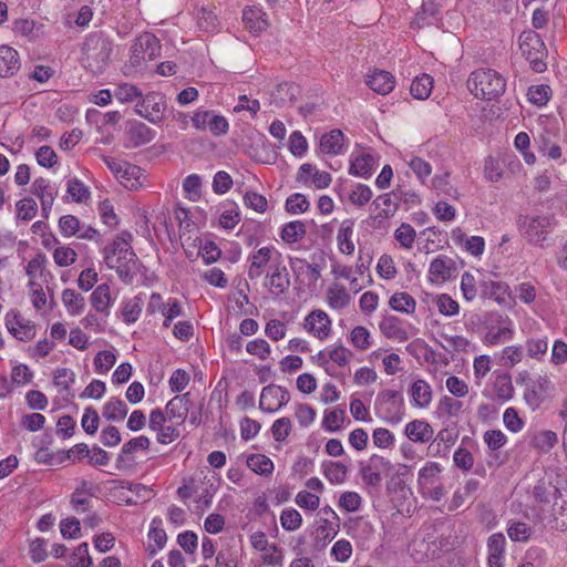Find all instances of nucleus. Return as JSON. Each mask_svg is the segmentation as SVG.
Instances as JSON below:
<instances>
[{
  "instance_id": "obj_1",
  "label": "nucleus",
  "mask_w": 567,
  "mask_h": 567,
  "mask_svg": "<svg viewBox=\"0 0 567 567\" xmlns=\"http://www.w3.org/2000/svg\"><path fill=\"white\" fill-rule=\"evenodd\" d=\"M112 41L100 32L90 33L83 44V64L92 73H102L110 61Z\"/></svg>"
},
{
  "instance_id": "obj_2",
  "label": "nucleus",
  "mask_w": 567,
  "mask_h": 567,
  "mask_svg": "<svg viewBox=\"0 0 567 567\" xmlns=\"http://www.w3.org/2000/svg\"><path fill=\"white\" fill-rule=\"evenodd\" d=\"M467 86L476 97L491 101L505 92L506 81L495 70L481 69L471 73Z\"/></svg>"
},
{
  "instance_id": "obj_3",
  "label": "nucleus",
  "mask_w": 567,
  "mask_h": 567,
  "mask_svg": "<svg viewBox=\"0 0 567 567\" xmlns=\"http://www.w3.org/2000/svg\"><path fill=\"white\" fill-rule=\"evenodd\" d=\"M517 226L520 235L530 244L543 247L549 234L556 226L553 214L547 215H519Z\"/></svg>"
},
{
  "instance_id": "obj_4",
  "label": "nucleus",
  "mask_w": 567,
  "mask_h": 567,
  "mask_svg": "<svg viewBox=\"0 0 567 567\" xmlns=\"http://www.w3.org/2000/svg\"><path fill=\"white\" fill-rule=\"evenodd\" d=\"M519 49L535 72L542 73L546 70L545 44L537 33L523 32L519 37Z\"/></svg>"
},
{
  "instance_id": "obj_5",
  "label": "nucleus",
  "mask_w": 567,
  "mask_h": 567,
  "mask_svg": "<svg viewBox=\"0 0 567 567\" xmlns=\"http://www.w3.org/2000/svg\"><path fill=\"white\" fill-rule=\"evenodd\" d=\"M105 264L115 269L120 279L125 284H132L134 277L140 271L141 262L133 249H126L124 254L116 256H105Z\"/></svg>"
},
{
  "instance_id": "obj_6",
  "label": "nucleus",
  "mask_w": 567,
  "mask_h": 567,
  "mask_svg": "<svg viewBox=\"0 0 567 567\" xmlns=\"http://www.w3.org/2000/svg\"><path fill=\"white\" fill-rule=\"evenodd\" d=\"M131 63L138 65L142 60L153 61L161 54L159 40L152 33L141 34L132 45Z\"/></svg>"
},
{
  "instance_id": "obj_7",
  "label": "nucleus",
  "mask_w": 567,
  "mask_h": 567,
  "mask_svg": "<svg viewBox=\"0 0 567 567\" xmlns=\"http://www.w3.org/2000/svg\"><path fill=\"white\" fill-rule=\"evenodd\" d=\"M166 107L165 96L157 92H151L136 104V112L152 123H159L165 116Z\"/></svg>"
},
{
  "instance_id": "obj_8",
  "label": "nucleus",
  "mask_w": 567,
  "mask_h": 567,
  "mask_svg": "<svg viewBox=\"0 0 567 567\" xmlns=\"http://www.w3.org/2000/svg\"><path fill=\"white\" fill-rule=\"evenodd\" d=\"M289 400L290 394L287 389L276 384H268L261 391L259 408L264 412L274 413L286 405Z\"/></svg>"
},
{
  "instance_id": "obj_9",
  "label": "nucleus",
  "mask_w": 567,
  "mask_h": 567,
  "mask_svg": "<svg viewBox=\"0 0 567 567\" xmlns=\"http://www.w3.org/2000/svg\"><path fill=\"white\" fill-rule=\"evenodd\" d=\"M151 445V441L147 436L141 435L137 437H133L126 443L123 444L120 454L116 458V468L117 470H126L134 465V460L131 456L134 452L138 450H148Z\"/></svg>"
},
{
  "instance_id": "obj_10",
  "label": "nucleus",
  "mask_w": 567,
  "mask_h": 567,
  "mask_svg": "<svg viewBox=\"0 0 567 567\" xmlns=\"http://www.w3.org/2000/svg\"><path fill=\"white\" fill-rule=\"evenodd\" d=\"M532 495L535 502L539 504H548L551 499L556 501L561 493L554 482L551 474L545 473L534 485Z\"/></svg>"
},
{
  "instance_id": "obj_11",
  "label": "nucleus",
  "mask_w": 567,
  "mask_h": 567,
  "mask_svg": "<svg viewBox=\"0 0 567 567\" xmlns=\"http://www.w3.org/2000/svg\"><path fill=\"white\" fill-rule=\"evenodd\" d=\"M6 324L8 330L21 341H30L35 336V324L22 319L18 312L8 313Z\"/></svg>"
},
{
  "instance_id": "obj_12",
  "label": "nucleus",
  "mask_w": 567,
  "mask_h": 567,
  "mask_svg": "<svg viewBox=\"0 0 567 567\" xmlns=\"http://www.w3.org/2000/svg\"><path fill=\"white\" fill-rule=\"evenodd\" d=\"M269 270L265 285L274 289L277 295L285 293L290 287L287 267L281 261H277L270 265Z\"/></svg>"
},
{
  "instance_id": "obj_13",
  "label": "nucleus",
  "mask_w": 567,
  "mask_h": 567,
  "mask_svg": "<svg viewBox=\"0 0 567 567\" xmlns=\"http://www.w3.org/2000/svg\"><path fill=\"white\" fill-rule=\"evenodd\" d=\"M330 326L331 320L322 310H315L306 318L305 328L320 340H324L329 337L331 331Z\"/></svg>"
},
{
  "instance_id": "obj_14",
  "label": "nucleus",
  "mask_w": 567,
  "mask_h": 567,
  "mask_svg": "<svg viewBox=\"0 0 567 567\" xmlns=\"http://www.w3.org/2000/svg\"><path fill=\"white\" fill-rule=\"evenodd\" d=\"M550 386V382L546 378L539 377L536 381L527 382L524 391V400L526 404L536 410L544 401L546 393Z\"/></svg>"
},
{
  "instance_id": "obj_15",
  "label": "nucleus",
  "mask_w": 567,
  "mask_h": 567,
  "mask_svg": "<svg viewBox=\"0 0 567 567\" xmlns=\"http://www.w3.org/2000/svg\"><path fill=\"white\" fill-rule=\"evenodd\" d=\"M379 328L381 333L388 339H393L399 342H404L409 339L403 321L395 316L383 317L379 323Z\"/></svg>"
},
{
  "instance_id": "obj_16",
  "label": "nucleus",
  "mask_w": 567,
  "mask_h": 567,
  "mask_svg": "<svg viewBox=\"0 0 567 567\" xmlns=\"http://www.w3.org/2000/svg\"><path fill=\"white\" fill-rule=\"evenodd\" d=\"M126 135L133 147H138L152 142L155 137V132L143 122L133 121L128 124Z\"/></svg>"
},
{
  "instance_id": "obj_17",
  "label": "nucleus",
  "mask_w": 567,
  "mask_h": 567,
  "mask_svg": "<svg viewBox=\"0 0 567 567\" xmlns=\"http://www.w3.org/2000/svg\"><path fill=\"white\" fill-rule=\"evenodd\" d=\"M19 69V53L9 45H0V78L12 76Z\"/></svg>"
},
{
  "instance_id": "obj_18",
  "label": "nucleus",
  "mask_w": 567,
  "mask_h": 567,
  "mask_svg": "<svg viewBox=\"0 0 567 567\" xmlns=\"http://www.w3.org/2000/svg\"><path fill=\"white\" fill-rule=\"evenodd\" d=\"M367 85L378 94H389L394 87L393 75L383 70H374L372 74L365 79Z\"/></svg>"
},
{
  "instance_id": "obj_19",
  "label": "nucleus",
  "mask_w": 567,
  "mask_h": 567,
  "mask_svg": "<svg viewBox=\"0 0 567 567\" xmlns=\"http://www.w3.org/2000/svg\"><path fill=\"white\" fill-rule=\"evenodd\" d=\"M404 433L412 442L427 443L432 440L434 431L427 422L413 420L405 425Z\"/></svg>"
},
{
  "instance_id": "obj_20",
  "label": "nucleus",
  "mask_w": 567,
  "mask_h": 567,
  "mask_svg": "<svg viewBox=\"0 0 567 567\" xmlns=\"http://www.w3.org/2000/svg\"><path fill=\"white\" fill-rule=\"evenodd\" d=\"M481 297L483 299H493L498 303H504L508 296V286L502 281L483 280L480 282Z\"/></svg>"
},
{
  "instance_id": "obj_21",
  "label": "nucleus",
  "mask_w": 567,
  "mask_h": 567,
  "mask_svg": "<svg viewBox=\"0 0 567 567\" xmlns=\"http://www.w3.org/2000/svg\"><path fill=\"white\" fill-rule=\"evenodd\" d=\"M189 402V393L176 395L166 404L165 411L169 421L177 420V423H183L188 413L187 403Z\"/></svg>"
},
{
  "instance_id": "obj_22",
  "label": "nucleus",
  "mask_w": 567,
  "mask_h": 567,
  "mask_svg": "<svg viewBox=\"0 0 567 567\" xmlns=\"http://www.w3.org/2000/svg\"><path fill=\"white\" fill-rule=\"evenodd\" d=\"M455 270V261L446 256L434 258L430 265L429 272L437 280L446 281L452 277Z\"/></svg>"
},
{
  "instance_id": "obj_23",
  "label": "nucleus",
  "mask_w": 567,
  "mask_h": 567,
  "mask_svg": "<svg viewBox=\"0 0 567 567\" xmlns=\"http://www.w3.org/2000/svg\"><path fill=\"white\" fill-rule=\"evenodd\" d=\"M392 192L378 196L373 202L372 206L379 209L378 214L373 217L374 219L385 220L391 218L399 208V205L394 198H392Z\"/></svg>"
},
{
  "instance_id": "obj_24",
  "label": "nucleus",
  "mask_w": 567,
  "mask_h": 567,
  "mask_svg": "<svg viewBox=\"0 0 567 567\" xmlns=\"http://www.w3.org/2000/svg\"><path fill=\"white\" fill-rule=\"evenodd\" d=\"M128 408L126 403L118 398H111L103 406L102 415L107 421L120 422L127 415Z\"/></svg>"
},
{
  "instance_id": "obj_25",
  "label": "nucleus",
  "mask_w": 567,
  "mask_h": 567,
  "mask_svg": "<svg viewBox=\"0 0 567 567\" xmlns=\"http://www.w3.org/2000/svg\"><path fill=\"white\" fill-rule=\"evenodd\" d=\"M344 135L340 130H332L322 135L320 140V148L322 153L336 155L340 153L343 145Z\"/></svg>"
},
{
  "instance_id": "obj_26",
  "label": "nucleus",
  "mask_w": 567,
  "mask_h": 567,
  "mask_svg": "<svg viewBox=\"0 0 567 567\" xmlns=\"http://www.w3.org/2000/svg\"><path fill=\"white\" fill-rule=\"evenodd\" d=\"M62 301L69 313L78 316L83 312L85 307L84 297L73 289H64L62 292Z\"/></svg>"
},
{
  "instance_id": "obj_27",
  "label": "nucleus",
  "mask_w": 567,
  "mask_h": 567,
  "mask_svg": "<svg viewBox=\"0 0 567 567\" xmlns=\"http://www.w3.org/2000/svg\"><path fill=\"white\" fill-rule=\"evenodd\" d=\"M353 234V223L344 220L338 231V247L342 254L351 255L354 251V243L351 240Z\"/></svg>"
},
{
  "instance_id": "obj_28",
  "label": "nucleus",
  "mask_w": 567,
  "mask_h": 567,
  "mask_svg": "<svg viewBox=\"0 0 567 567\" xmlns=\"http://www.w3.org/2000/svg\"><path fill=\"white\" fill-rule=\"evenodd\" d=\"M323 474L324 477L331 484H341L346 481L348 474V467L341 462H323Z\"/></svg>"
},
{
  "instance_id": "obj_29",
  "label": "nucleus",
  "mask_w": 567,
  "mask_h": 567,
  "mask_svg": "<svg viewBox=\"0 0 567 567\" xmlns=\"http://www.w3.org/2000/svg\"><path fill=\"white\" fill-rule=\"evenodd\" d=\"M374 158L370 154H360L351 161L349 173L354 176L369 177L371 175Z\"/></svg>"
},
{
  "instance_id": "obj_30",
  "label": "nucleus",
  "mask_w": 567,
  "mask_h": 567,
  "mask_svg": "<svg viewBox=\"0 0 567 567\" xmlns=\"http://www.w3.org/2000/svg\"><path fill=\"white\" fill-rule=\"evenodd\" d=\"M433 89V79L429 74L416 76L410 86V92L414 99L425 100L430 96Z\"/></svg>"
},
{
  "instance_id": "obj_31",
  "label": "nucleus",
  "mask_w": 567,
  "mask_h": 567,
  "mask_svg": "<svg viewBox=\"0 0 567 567\" xmlns=\"http://www.w3.org/2000/svg\"><path fill=\"white\" fill-rule=\"evenodd\" d=\"M93 308L102 313H107L111 303L110 287L106 284L99 285L91 295Z\"/></svg>"
},
{
  "instance_id": "obj_32",
  "label": "nucleus",
  "mask_w": 567,
  "mask_h": 567,
  "mask_svg": "<svg viewBox=\"0 0 567 567\" xmlns=\"http://www.w3.org/2000/svg\"><path fill=\"white\" fill-rule=\"evenodd\" d=\"M75 381V373L68 368H59L53 373V383L60 388V392L73 396L71 384Z\"/></svg>"
},
{
  "instance_id": "obj_33",
  "label": "nucleus",
  "mask_w": 567,
  "mask_h": 567,
  "mask_svg": "<svg viewBox=\"0 0 567 567\" xmlns=\"http://www.w3.org/2000/svg\"><path fill=\"white\" fill-rule=\"evenodd\" d=\"M162 519L156 517L151 523V528L148 532V538L153 540L156 547L148 545L147 550L150 556H154L157 553V549L162 548L167 540L166 532L161 527Z\"/></svg>"
},
{
  "instance_id": "obj_34",
  "label": "nucleus",
  "mask_w": 567,
  "mask_h": 567,
  "mask_svg": "<svg viewBox=\"0 0 567 567\" xmlns=\"http://www.w3.org/2000/svg\"><path fill=\"white\" fill-rule=\"evenodd\" d=\"M306 233V225L300 220H295L284 225L280 237L287 244H295L301 240Z\"/></svg>"
},
{
  "instance_id": "obj_35",
  "label": "nucleus",
  "mask_w": 567,
  "mask_h": 567,
  "mask_svg": "<svg viewBox=\"0 0 567 567\" xmlns=\"http://www.w3.org/2000/svg\"><path fill=\"white\" fill-rule=\"evenodd\" d=\"M411 395L416 406L425 408L431 402L432 391L424 380H417L412 384Z\"/></svg>"
},
{
  "instance_id": "obj_36",
  "label": "nucleus",
  "mask_w": 567,
  "mask_h": 567,
  "mask_svg": "<svg viewBox=\"0 0 567 567\" xmlns=\"http://www.w3.org/2000/svg\"><path fill=\"white\" fill-rule=\"evenodd\" d=\"M389 305L393 310L408 315L414 313L416 307L414 298L406 292H395L390 298Z\"/></svg>"
},
{
  "instance_id": "obj_37",
  "label": "nucleus",
  "mask_w": 567,
  "mask_h": 567,
  "mask_svg": "<svg viewBox=\"0 0 567 567\" xmlns=\"http://www.w3.org/2000/svg\"><path fill=\"white\" fill-rule=\"evenodd\" d=\"M243 21L250 32L257 33L268 27V22L262 18V13L258 9H247L243 12Z\"/></svg>"
},
{
  "instance_id": "obj_38",
  "label": "nucleus",
  "mask_w": 567,
  "mask_h": 567,
  "mask_svg": "<svg viewBox=\"0 0 567 567\" xmlns=\"http://www.w3.org/2000/svg\"><path fill=\"white\" fill-rule=\"evenodd\" d=\"M247 466L259 475H269L274 471L272 461L264 454H251L247 457Z\"/></svg>"
},
{
  "instance_id": "obj_39",
  "label": "nucleus",
  "mask_w": 567,
  "mask_h": 567,
  "mask_svg": "<svg viewBox=\"0 0 567 567\" xmlns=\"http://www.w3.org/2000/svg\"><path fill=\"white\" fill-rule=\"evenodd\" d=\"M327 299L330 307L341 309L349 305L351 297L343 286H333L327 290Z\"/></svg>"
},
{
  "instance_id": "obj_40",
  "label": "nucleus",
  "mask_w": 567,
  "mask_h": 567,
  "mask_svg": "<svg viewBox=\"0 0 567 567\" xmlns=\"http://www.w3.org/2000/svg\"><path fill=\"white\" fill-rule=\"evenodd\" d=\"M132 235L128 231H122L112 243L111 246H107L104 248V257L105 256H113L115 258L118 255L124 254L125 248L132 249L131 243H132Z\"/></svg>"
},
{
  "instance_id": "obj_41",
  "label": "nucleus",
  "mask_w": 567,
  "mask_h": 567,
  "mask_svg": "<svg viewBox=\"0 0 567 567\" xmlns=\"http://www.w3.org/2000/svg\"><path fill=\"white\" fill-rule=\"evenodd\" d=\"M122 166V172L117 178L121 179V183L124 184L125 187L137 188V186L141 185L138 181L142 174L141 167L127 162H125V164Z\"/></svg>"
},
{
  "instance_id": "obj_42",
  "label": "nucleus",
  "mask_w": 567,
  "mask_h": 567,
  "mask_svg": "<svg viewBox=\"0 0 567 567\" xmlns=\"http://www.w3.org/2000/svg\"><path fill=\"white\" fill-rule=\"evenodd\" d=\"M42 24L37 25L34 20L20 19L14 21L13 30L29 40H34L41 35Z\"/></svg>"
},
{
  "instance_id": "obj_43",
  "label": "nucleus",
  "mask_w": 567,
  "mask_h": 567,
  "mask_svg": "<svg viewBox=\"0 0 567 567\" xmlns=\"http://www.w3.org/2000/svg\"><path fill=\"white\" fill-rule=\"evenodd\" d=\"M143 301L140 297H134L124 302L122 308V317L125 323H134L142 312Z\"/></svg>"
},
{
  "instance_id": "obj_44",
  "label": "nucleus",
  "mask_w": 567,
  "mask_h": 567,
  "mask_svg": "<svg viewBox=\"0 0 567 567\" xmlns=\"http://www.w3.org/2000/svg\"><path fill=\"white\" fill-rule=\"evenodd\" d=\"M346 419V412L342 409L328 410L324 412L322 426L329 432H336L341 429Z\"/></svg>"
},
{
  "instance_id": "obj_45",
  "label": "nucleus",
  "mask_w": 567,
  "mask_h": 567,
  "mask_svg": "<svg viewBox=\"0 0 567 567\" xmlns=\"http://www.w3.org/2000/svg\"><path fill=\"white\" fill-rule=\"evenodd\" d=\"M17 218L29 221L33 217H35L38 212V204L37 202L31 197H24L20 199L17 204Z\"/></svg>"
},
{
  "instance_id": "obj_46",
  "label": "nucleus",
  "mask_w": 567,
  "mask_h": 567,
  "mask_svg": "<svg viewBox=\"0 0 567 567\" xmlns=\"http://www.w3.org/2000/svg\"><path fill=\"white\" fill-rule=\"evenodd\" d=\"M271 97L276 105L281 106L287 101L291 102L296 97V87L288 83H279L275 91L271 93Z\"/></svg>"
},
{
  "instance_id": "obj_47",
  "label": "nucleus",
  "mask_w": 567,
  "mask_h": 567,
  "mask_svg": "<svg viewBox=\"0 0 567 567\" xmlns=\"http://www.w3.org/2000/svg\"><path fill=\"white\" fill-rule=\"evenodd\" d=\"M558 442V436L554 431L545 430L536 434L533 439V445L544 452L551 450Z\"/></svg>"
},
{
  "instance_id": "obj_48",
  "label": "nucleus",
  "mask_w": 567,
  "mask_h": 567,
  "mask_svg": "<svg viewBox=\"0 0 567 567\" xmlns=\"http://www.w3.org/2000/svg\"><path fill=\"white\" fill-rule=\"evenodd\" d=\"M439 4L433 1L423 2L421 9L417 11L412 25H416L417 28H423L429 22L427 18L434 17L439 13Z\"/></svg>"
},
{
  "instance_id": "obj_49",
  "label": "nucleus",
  "mask_w": 567,
  "mask_h": 567,
  "mask_svg": "<svg viewBox=\"0 0 567 567\" xmlns=\"http://www.w3.org/2000/svg\"><path fill=\"white\" fill-rule=\"evenodd\" d=\"M309 202L303 194L296 193L286 199L285 208L289 214L305 213L309 209Z\"/></svg>"
},
{
  "instance_id": "obj_50",
  "label": "nucleus",
  "mask_w": 567,
  "mask_h": 567,
  "mask_svg": "<svg viewBox=\"0 0 567 567\" xmlns=\"http://www.w3.org/2000/svg\"><path fill=\"white\" fill-rule=\"evenodd\" d=\"M507 534L513 542H527L532 535L529 525L523 522H514L507 528Z\"/></svg>"
},
{
  "instance_id": "obj_51",
  "label": "nucleus",
  "mask_w": 567,
  "mask_h": 567,
  "mask_svg": "<svg viewBox=\"0 0 567 567\" xmlns=\"http://www.w3.org/2000/svg\"><path fill=\"white\" fill-rule=\"evenodd\" d=\"M66 192L76 203H82L90 197L89 188L75 177L68 182Z\"/></svg>"
},
{
  "instance_id": "obj_52",
  "label": "nucleus",
  "mask_w": 567,
  "mask_h": 567,
  "mask_svg": "<svg viewBox=\"0 0 567 567\" xmlns=\"http://www.w3.org/2000/svg\"><path fill=\"white\" fill-rule=\"evenodd\" d=\"M496 395L502 400H509L513 396L514 388L508 374L498 375L494 383Z\"/></svg>"
},
{
  "instance_id": "obj_53",
  "label": "nucleus",
  "mask_w": 567,
  "mask_h": 567,
  "mask_svg": "<svg viewBox=\"0 0 567 567\" xmlns=\"http://www.w3.org/2000/svg\"><path fill=\"white\" fill-rule=\"evenodd\" d=\"M416 233L414 228L406 223H402L401 226L395 230L394 237L404 248H411L415 240Z\"/></svg>"
},
{
  "instance_id": "obj_54",
  "label": "nucleus",
  "mask_w": 567,
  "mask_h": 567,
  "mask_svg": "<svg viewBox=\"0 0 567 567\" xmlns=\"http://www.w3.org/2000/svg\"><path fill=\"white\" fill-rule=\"evenodd\" d=\"M280 522L284 529L293 532L301 526L302 517L298 511L290 508L281 513Z\"/></svg>"
},
{
  "instance_id": "obj_55",
  "label": "nucleus",
  "mask_w": 567,
  "mask_h": 567,
  "mask_svg": "<svg viewBox=\"0 0 567 567\" xmlns=\"http://www.w3.org/2000/svg\"><path fill=\"white\" fill-rule=\"evenodd\" d=\"M463 408V403L451 396H443L437 406V411L446 414L449 417H456Z\"/></svg>"
},
{
  "instance_id": "obj_56",
  "label": "nucleus",
  "mask_w": 567,
  "mask_h": 567,
  "mask_svg": "<svg viewBox=\"0 0 567 567\" xmlns=\"http://www.w3.org/2000/svg\"><path fill=\"white\" fill-rule=\"evenodd\" d=\"M551 90L548 85H533L528 89V100L535 105H544L549 100Z\"/></svg>"
},
{
  "instance_id": "obj_57",
  "label": "nucleus",
  "mask_w": 567,
  "mask_h": 567,
  "mask_svg": "<svg viewBox=\"0 0 567 567\" xmlns=\"http://www.w3.org/2000/svg\"><path fill=\"white\" fill-rule=\"evenodd\" d=\"M59 228L65 237L78 235L81 230L80 220L73 215H64L59 219Z\"/></svg>"
},
{
  "instance_id": "obj_58",
  "label": "nucleus",
  "mask_w": 567,
  "mask_h": 567,
  "mask_svg": "<svg viewBox=\"0 0 567 567\" xmlns=\"http://www.w3.org/2000/svg\"><path fill=\"white\" fill-rule=\"evenodd\" d=\"M291 432V421L289 417L276 420L271 426V433L276 442H284Z\"/></svg>"
},
{
  "instance_id": "obj_59",
  "label": "nucleus",
  "mask_w": 567,
  "mask_h": 567,
  "mask_svg": "<svg viewBox=\"0 0 567 567\" xmlns=\"http://www.w3.org/2000/svg\"><path fill=\"white\" fill-rule=\"evenodd\" d=\"M198 28L205 32H213L217 28V17L213 11L202 8L197 13Z\"/></svg>"
},
{
  "instance_id": "obj_60",
  "label": "nucleus",
  "mask_w": 567,
  "mask_h": 567,
  "mask_svg": "<svg viewBox=\"0 0 567 567\" xmlns=\"http://www.w3.org/2000/svg\"><path fill=\"white\" fill-rule=\"evenodd\" d=\"M115 361L116 357L113 352L107 350L97 352V354L94 358V367L96 372H107L115 364Z\"/></svg>"
},
{
  "instance_id": "obj_61",
  "label": "nucleus",
  "mask_w": 567,
  "mask_h": 567,
  "mask_svg": "<svg viewBox=\"0 0 567 567\" xmlns=\"http://www.w3.org/2000/svg\"><path fill=\"white\" fill-rule=\"evenodd\" d=\"M100 416L97 411L92 406L85 409L84 414L82 416L81 425L85 433L94 434L99 429Z\"/></svg>"
},
{
  "instance_id": "obj_62",
  "label": "nucleus",
  "mask_w": 567,
  "mask_h": 567,
  "mask_svg": "<svg viewBox=\"0 0 567 567\" xmlns=\"http://www.w3.org/2000/svg\"><path fill=\"white\" fill-rule=\"evenodd\" d=\"M76 256L78 255L74 249L65 246L55 248L53 252V259L60 267H66L74 264Z\"/></svg>"
},
{
  "instance_id": "obj_63",
  "label": "nucleus",
  "mask_w": 567,
  "mask_h": 567,
  "mask_svg": "<svg viewBox=\"0 0 567 567\" xmlns=\"http://www.w3.org/2000/svg\"><path fill=\"white\" fill-rule=\"evenodd\" d=\"M372 198V190L364 184H358L349 195L350 202L355 206H364Z\"/></svg>"
},
{
  "instance_id": "obj_64",
  "label": "nucleus",
  "mask_w": 567,
  "mask_h": 567,
  "mask_svg": "<svg viewBox=\"0 0 567 567\" xmlns=\"http://www.w3.org/2000/svg\"><path fill=\"white\" fill-rule=\"evenodd\" d=\"M553 516H554V528L557 530H566L567 529V507L566 502L558 505L557 499L554 502L553 506Z\"/></svg>"
}]
</instances>
